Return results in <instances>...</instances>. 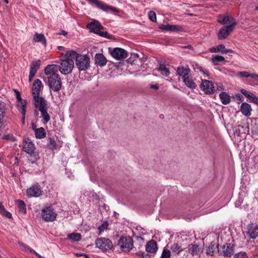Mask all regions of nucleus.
I'll use <instances>...</instances> for the list:
<instances>
[{
  "instance_id": "51",
  "label": "nucleus",
  "mask_w": 258,
  "mask_h": 258,
  "mask_svg": "<svg viewBox=\"0 0 258 258\" xmlns=\"http://www.w3.org/2000/svg\"><path fill=\"white\" fill-rule=\"evenodd\" d=\"M240 92L241 93L244 95L245 97H246L247 98H248L249 99V98L250 97V95L252 93H251V92H249L248 91H247V90H245V89H242L241 90H240Z\"/></svg>"
},
{
  "instance_id": "56",
  "label": "nucleus",
  "mask_w": 258,
  "mask_h": 258,
  "mask_svg": "<svg viewBox=\"0 0 258 258\" xmlns=\"http://www.w3.org/2000/svg\"><path fill=\"white\" fill-rule=\"evenodd\" d=\"M210 51L212 53H216V52H218V49H217V47H211L210 48Z\"/></svg>"
},
{
  "instance_id": "9",
  "label": "nucleus",
  "mask_w": 258,
  "mask_h": 258,
  "mask_svg": "<svg viewBox=\"0 0 258 258\" xmlns=\"http://www.w3.org/2000/svg\"><path fill=\"white\" fill-rule=\"evenodd\" d=\"M245 232L249 238H256L258 236V225L253 223L249 224Z\"/></svg>"
},
{
  "instance_id": "46",
  "label": "nucleus",
  "mask_w": 258,
  "mask_h": 258,
  "mask_svg": "<svg viewBox=\"0 0 258 258\" xmlns=\"http://www.w3.org/2000/svg\"><path fill=\"white\" fill-rule=\"evenodd\" d=\"M241 77L248 78L250 76V73L246 71L240 72L237 74Z\"/></svg>"
},
{
  "instance_id": "18",
  "label": "nucleus",
  "mask_w": 258,
  "mask_h": 258,
  "mask_svg": "<svg viewBox=\"0 0 258 258\" xmlns=\"http://www.w3.org/2000/svg\"><path fill=\"white\" fill-rule=\"evenodd\" d=\"M218 22L222 25L229 24V25H233V28L236 25L235 20L233 17L229 16H225L224 17L220 16L219 17Z\"/></svg>"
},
{
  "instance_id": "23",
  "label": "nucleus",
  "mask_w": 258,
  "mask_h": 258,
  "mask_svg": "<svg viewBox=\"0 0 258 258\" xmlns=\"http://www.w3.org/2000/svg\"><path fill=\"white\" fill-rule=\"evenodd\" d=\"M33 40L35 42H40L44 46H46V39L43 34L35 33Z\"/></svg>"
},
{
  "instance_id": "34",
  "label": "nucleus",
  "mask_w": 258,
  "mask_h": 258,
  "mask_svg": "<svg viewBox=\"0 0 258 258\" xmlns=\"http://www.w3.org/2000/svg\"><path fill=\"white\" fill-rule=\"evenodd\" d=\"M218 245H215V244L211 243L210 245L209 246L208 249H207V253L208 254L213 255L216 250H218Z\"/></svg>"
},
{
  "instance_id": "32",
  "label": "nucleus",
  "mask_w": 258,
  "mask_h": 258,
  "mask_svg": "<svg viewBox=\"0 0 258 258\" xmlns=\"http://www.w3.org/2000/svg\"><path fill=\"white\" fill-rule=\"evenodd\" d=\"M0 214L8 218H12V214L6 210L2 203H0Z\"/></svg>"
},
{
  "instance_id": "28",
  "label": "nucleus",
  "mask_w": 258,
  "mask_h": 258,
  "mask_svg": "<svg viewBox=\"0 0 258 258\" xmlns=\"http://www.w3.org/2000/svg\"><path fill=\"white\" fill-rule=\"evenodd\" d=\"M18 208L20 212L23 214H26V207L24 202L21 200H17L16 201Z\"/></svg>"
},
{
  "instance_id": "8",
  "label": "nucleus",
  "mask_w": 258,
  "mask_h": 258,
  "mask_svg": "<svg viewBox=\"0 0 258 258\" xmlns=\"http://www.w3.org/2000/svg\"><path fill=\"white\" fill-rule=\"evenodd\" d=\"M95 244L97 247L104 251L110 249L113 247L111 241L106 238L97 239L95 241Z\"/></svg>"
},
{
  "instance_id": "52",
  "label": "nucleus",
  "mask_w": 258,
  "mask_h": 258,
  "mask_svg": "<svg viewBox=\"0 0 258 258\" xmlns=\"http://www.w3.org/2000/svg\"><path fill=\"white\" fill-rule=\"evenodd\" d=\"M171 25H162L160 27V28L162 30H165L166 31H171Z\"/></svg>"
},
{
  "instance_id": "37",
  "label": "nucleus",
  "mask_w": 258,
  "mask_h": 258,
  "mask_svg": "<svg viewBox=\"0 0 258 258\" xmlns=\"http://www.w3.org/2000/svg\"><path fill=\"white\" fill-rule=\"evenodd\" d=\"M108 223L107 222H105L103 223L101 225L99 226L98 227V230L99 231V234L100 235L101 233L104 231L105 229H107L108 227Z\"/></svg>"
},
{
  "instance_id": "29",
  "label": "nucleus",
  "mask_w": 258,
  "mask_h": 258,
  "mask_svg": "<svg viewBox=\"0 0 258 258\" xmlns=\"http://www.w3.org/2000/svg\"><path fill=\"white\" fill-rule=\"evenodd\" d=\"M224 57L219 55H212L211 56V61L215 66H217L219 62L224 61Z\"/></svg>"
},
{
  "instance_id": "21",
  "label": "nucleus",
  "mask_w": 258,
  "mask_h": 258,
  "mask_svg": "<svg viewBox=\"0 0 258 258\" xmlns=\"http://www.w3.org/2000/svg\"><path fill=\"white\" fill-rule=\"evenodd\" d=\"M176 72L177 75L181 77L183 80L184 78L190 75V70L188 67H177Z\"/></svg>"
},
{
  "instance_id": "2",
  "label": "nucleus",
  "mask_w": 258,
  "mask_h": 258,
  "mask_svg": "<svg viewBox=\"0 0 258 258\" xmlns=\"http://www.w3.org/2000/svg\"><path fill=\"white\" fill-rule=\"evenodd\" d=\"M72 51L73 50L68 51L64 55L63 53L61 54V62L57 67L62 74L68 75L71 73L74 67V58L70 56Z\"/></svg>"
},
{
  "instance_id": "5",
  "label": "nucleus",
  "mask_w": 258,
  "mask_h": 258,
  "mask_svg": "<svg viewBox=\"0 0 258 258\" xmlns=\"http://www.w3.org/2000/svg\"><path fill=\"white\" fill-rule=\"evenodd\" d=\"M87 27L91 32L99 34L102 37L107 38H110L111 37V35L109 34L107 32L101 31V30L103 29V27L100 25V23L96 20H93L91 22L88 23L87 25Z\"/></svg>"
},
{
  "instance_id": "54",
  "label": "nucleus",
  "mask_w": 258,
  "mask_h": 258,
  "mask_svg": "<svg viewBox=\"0 0 258 258\" xmlns=\"http://www.w3.org/2000/svg\"><path fill=\"white\" fill-rule=\"evenodd\" d=\"M15 93L16 94V98H17V99L19 101H21V105L22 104H25V101L23 102L22 101V99L21 98V94H20V92L18 90H15Z\"/></svg>"
},
{
  "instance_id": "35",
  "label": "nucleus",
  "mask_w": 258,
  "mask_h": 258,
  "mask_svg": "<svg viewBox=\"0 0 258 258\" xmlns=\"http://www.w3.org/2000/svg\"><path fill=\"white\" fill-rule=\"evenodd\" d=\"M5 112V106L4 104L0 101V121H3L4 117V113Z\"/></svg>"
},
{
  "instance_id": "39",
  "label": "nucleus",
  "mask_w": 258,
  "mask_h": 258,
  "mask_svg": "<svg viewBox=\"0 0 258 258\" xmlns=\"http://www.w3.org/2000/svg\"><path fill=\"white\" fill-rule=\"evenodd\" d=\"M190 253L192 255L197 254L200 251V248L197 245H193L191 249Z\"/></svg>"
},
{
  "instance_id": "11",
  "label": "nucleus",
  "mask_w": 258,
  "mask_h": 258,
  "mask_svg": "<svg viewBox=\"0 0 258 258\" xmlns=\"http://www.w3.org/2000/svg\"><path fill=\"white\" fill-rule=\"evenodd\" d=\"M111 56L117 60L125 58L127 56V52L121 48H114L112 50L110 49Z\"/></svg>"
},
{
  "instance_id": "53",
  "label": "nucleus",
  "mask_w": 258,
  "mask_h": 258,
  "mask_svg": "<svg viewBox=\"0 0 258 258\" xmlns=\"http://www.w3.org/2000/svg\"><path fill=\"white\" fill-rule=\"evenodd\" d=\"M193 69L195 71H199L200 72L203 71V67L199 65L198 63L193 64Z\"/></svg>"
},
{
  "instance_id": "59",
  "label": "nucleus",
  "mask_w": 258,
  "mask_h": 258,
  "mask_svg": "<svg viewBox=\"0 0 258 258\" xmlns=\"http://www.w3.org/2000/svg\"><path fill=\"white\" fill-rule=\"evenodd\" d=\"M181 47L183 48H187V49H193L192 46L190 45L182 46Z\"/></svg>"
},
{
  "instance_id": "50",
  "label": "nucleus",
  "mask_w": 258,
  "mask_h": 258,
  "mask_svg": "<svg viewBox=\"0 0 258 258\" xmlns=\"http://www.w3.org/2000/svg\"><path fill=\"white\" fill-rule=\"evenodd\" d=\"M240 92L241 93L244 95L245 97H246L247 98H248L249 99V98L250 97V95L252 93H251V92H249L248 91H247V90H245V89H242L241 90H240Z\"/></svg>"
},
{
  "instance_id": "25",
  "label": "nucleus",
  "mask_w": 258,
  "mask_h": 258,
  "mask_svg": "<svg viewBox=\"0 0 258 258\" xmlns=\"http://www.w3.org/2000/svg\"><path fill=\"white\" fill-rule=\"evenodd\" d=\"M183 82L184 84L190 89H194L197 87V84L190 75L184 78Z\"/></svg>"
},
{
  "instance_id": "4",
  "label": "nucleus",
  "mask_w": 258,
  "mask_h": 258,
  "mask_svg": "<svg viewBox=\"0 0 258 258\" xmlns=\"http://www.w3.org/2000/svg\"><path fill=\"white\" fill-rule=\"evenodd\" d=\"M70 56L76 60V65L80 71H85L89 68L90 59L86 55L80 54L73 50Z\"/></svg>"
},
{
  "instance_id": "10",
  "label": "nucleus",
  "mask_w": 258,
  "mask_h": 258,
  "mask_svg": "<svg viewBox=\"0 0 258 258\" xmlns=\"http://www.w3.org/2000/svg\"><path fill=\"white\" fill-rule=\"evenodd\" d=\"M200 87L207 94H212L215 91L213 83L212 81L209 80H202Z\"/></svg>"
},
{
  "instance_id": "33",
  "label": "nucleus",
  "mask_w": 258,
  "mask_h": 258,
  "mask_svg": "<svg viewBox=\"0 0 258 258\" xmlns=\"http://www.w3.org/2000/svg\"><path fill=\"white\" fill-rule=\"evenodd\" d=\"M68 238L73 241H78L81 239V235L79 233H73L69 234L68 236Z\"/></svg>"
},
{
  "instance_id": "16",
  "label": "nucleus",
  "mask_w": 258,
  "mask_h": 258,
  "mask_svg": "<svg viewBox=\"0 0 258 258\" xmlns=\"http://www.w3.org/2000/svg\"><path fill=\"white\" fill-rule=\"evenodd\" d=\"M42 88L43 85L41 81L38 79H36L33 84L32 89V94L33 95V97H37L38 96H39L40 92Z\"/></svg>"
},
{
  "instance_id": "31",
  "label": "nucleus",
  "mask_w": 258,
  "mask_h": 258,
  "mask_svg": "<svg viewBox=\"0 0 258 258\" xmlns=\"http://www.w3.org/2000/svg\"><path fill=\"white\" fill-rule=\"evenodd\" d=\"M158 70L161 72L162 75H164L166 77H168L170 74L169 69L163 64H160Z\"/></svg>"
},
{
  "instance_id": "41",
  "label": "nucleus",
  "mask_w": 258,
  "mask_h": 258,
  "mask_svg": "<svg viewBox=\"0 0 258 258\" xmlns=\"http://www.w3.org/2000/svg\"><path fill=\"white\" fill-rule=\"evenodd\" d=\"M170 251L168 249H164L160 258H170Z\"/></svg>"
},
{
  "instance_id": "7",
  "label": "nucleus",
  "mask_w": 258,
  "mask_h": 258,
  "mask_svg": "<svg viewBox=\"0 0 258 258\" xmlns=\"http://www.w3.org/2000/svg\"><path fill=\"white\" fill-rule=\"evenodd\" d=\"M41 215L43 219L46 222H52L55 220L57 215L53 209L50 207H47L42 210Z\"/></svg>"
},
{
  "instance_id": "17",
  "label": "nucleus",
  "mask_w": 258,
  "mask_h": 258,
  "mask_svg": "<svg viewBox=\"0 0 258 258\" xmlns=\"http://www.w3.org/2000/svg\"><path fill=\"white\" fill-rule=\"evenodd\" d=\"M35 146L33 142L28 138L23 141V150L27 153L32 155L35 150Z\"/></svg>"
},
{
  "instance_id": "6",
  "label": "nucleus",
  "mask_w": 258,
  "mask_h": 258,
  "mask_svg": "<svg viewBox=\"0 0 258 258\" xmlns=\"http://www.w3.org/2000/svg\"><path fill=\"white\" fill-rule=\"evenodd\" d=\"M118 245L123 251H130L133 247V240L130 236L121 237Z\"/></svg>"
},
{
  "instance_id": "55",
  "label": "nucleus",
  "mask_w": 258,
  "mask_h": 258,
  "mask_svg": "<svg viewBox=\"0 0 258 258\" xmlns=\"http://www.w3.org/2000/svg\"><path fill=\"white\" fill-rule=\"evenodd\" d=\"M249 77L252 79L258 80V74H256L255 73L250 74Z\"/></svg>"
},
{
  "instance_id": "3",
  "label": "nucleus",
  "mask_w": 258,
  "mask_h": 258,
  "mask_svg": "<svg viewBox=\"0 0 258 258\" xmlns=\"http://www.w3.org/2000/svg\"><path fill=\"white\" fill-rule=\"evenodd\" d=\"M35 106L38 108L41 112V117L44 123H47L50 120V116L47 113L48 108L46 100L42 97L38 96L37 97H33Z\"/></svg>"
},
{
  "instance_id": "48",
  "label": "nucleus",
  "mask_w": 258,
  "mask_h": 258,
  "mask_svg": "<svg viewBox=\"0 0 258 258\" xmlns=\"http://www.w3.org/2000/svg\"><path fill=\"white\" fill-rule=\"evenodd\" d=\"M217 47L218 52H220L224 54L226 48L223 44H220L218 45Z\"/></svg>"
},
{
  "instance_id": "1",
  "label": "nucleus",
  "mask_w": 258,
  "mask_h": 258,
  "mask_svg": "<svg viewBox=\"0 0 258 258\" xmlns=\"http://www.w3.org/2000/svg\"><path fill=\"white\" fill-rule=\"evenodd\" d=\"M57 71V65L54 64L47 65L44 70V74L47 76V85L50 90L54 92L59 91L62 86L61 79Z\"/></svg>"
},
{
  "instance_id": "57",
  "label": "nucleus",
  "mask_w": 258,
  "mask_h": 258,
  "mask_svg": "<svg viewBox=\"0 0 258 258\" xmlns=\"http://www.w3.org/2000/svg\"><path fill=\"white\" fill-rule=\"evenodd\" d=\"M201 72L203 74L205 77H208L209 76V72L207 70H204L203 68V71H201Z\"/></svg>"
},
{
  "instance_id": "27",
  "label": "nucleus",
  "mask_w": 258,
  "mask_h": 258,
  "mask_svg": "<svg viewBox=\"0 0 258 258\" xmlns=\"http://www.w3.org/2000/svg\"><path fill=\"white\" fill-rule=\"evenodd\" d=\"M47 146L50 150L53 151L55 150H57L60 148L56 144L55 141L53 138H48L47 139Z\"/></svg>"
},
{
  "instance_id": "24",
  "label": "nucleus",
  "mask_w": 258,
  "mask_h": 258,
  "mask_svg": "<svg viewBox=\"0 0 258 258\" xmlns=\"http://www.w3.org/2000/svg\"><path fill=\"white\" fill-rule=\"evenodd\" d=\"M240 111L245 116H249L251 115V106L249 104L244 102L241 105Z\"/></svg>"
},
{
  "instance_id": "13",
  "label": "nucleus",
  "mask_w": 258,
  "mask_h": 258,
  "mask_svg": "<svg viewBox=\"0 0 258 258\" xmlns=\"http://www.w3.org/2000/svg\"><path fill=\"white\" fill-rule=\"evenodd\" d=\"M88 1L92 4H94L96 7L104 11L108 12L111 10L113 12H119V10L111 6L107 5L102 2H100L98 0H88Z\"/></svg>"
},
{
  "instance_id": "47",
  "label": "nucleus",
  "mask_w": 258,
  "mask_h": 258,
  "mask_svg": "<svg viewBox=\"0 0 258 258\" xmlns=\"http://www.w3.org/2000/svg\"><path fill=\"white\" fill-rule=\"evenodd\" d=\"M171 31H180L182 30V27L178 25H172Z\"/></svg>"
},
{
  "instance_id": "64",
  "label": "nucleus",
  "mask_w": 258,
  "mask_h": 258,
  "mask_svg": "<svg viewBox=\"0 0 258 258\" xmlns=\"http://www.w3.org/2000/svg\"><path fill=\"white\" fill-rule=\"evenodd\" d=\"M236 98H238L239 100H241V98H243V97L241 95L238 94L236 95Z\"/></svg>"
},
{
  "instance_id": "12",
  "label": "nucleus",
  "mask_w": 258,
  "mask_h": 258,
  "mask_svg": "<svg viewBox=\"0 0 258 258\" xmlns=\"http://www.w3.org/2000/svg\"><path fill=\"white\" fill-rule=\"evenodd\" d=\"M42 191L40 185L38 184H34L26 190V195L28 197H38L42 195Z\"/></svg>"
},
{
  "instance_id": "20",
  "label": "nucleus",
  "mask_w": 258,
  "mask_h": 258,
  "mask_svg": "<svg viewBox=\"0 0 258 258\" xmlns=\"http://www.w3.org/2000/svg\"><path fill=\"white\" fill-rule=\"evenodd\" d=\"M234 253V247L231 244H226L223 246L222 254L225 257L231 256Z\"/></svg>"
},
{
  "instance_id": "62",
  "label": "nucleus",
  "mask_w": 258,
  "mask_h": 258,
  "mask_svg": "<svg viewBox=\"0 0 258 258\" xmlns=\"http://www.w3.org/2000/svg\"><path fill=\"white\" fill-rule=\"evenodd\" d=\"M151 88L155 89H158L159 88V87L157 85H152L151 86Z\"/></svg>"
},
{
  "instance_id": "60",
  "label": "nucleus",
  "mask_w": 258,
  "mask_h": 258,
  "mask_svg": "<svg viewBox=\"0 0 258 258\" xmlns=\"http://www.w3.org/2000/svg\"><path fill=\"white\" fill-rule=\"evenodd\" d=\"M228 53H234V51L230 49L226 48L224 54H226Z\"/></svg>"
},
{
  "instance_id": "22",
  "label": "nucleus",
  "mask_w": 258,
  "mask_h": 258,
  "mask_svg": "<svg viewBox=\"0 0 258 258\" xmlns=\"http://www.w3.org/2000/svg\"><path fill=\"white\" fill-rule=\"evenodd\" d=\"M95 64L100 67L105 66L107 63V59L102 53H97L95 56Z\"/></svg>"
},
{
  "instance_id": "14",
  "label": "nucleus",
  "mask_w": 258,
  "mask_h": 258,
  "mask_svg": "<svg viewBox=\"0 0 258 258\" xmlns=\"http://www.w3.org/2000/svg\"><path fill=\"white\" fill-rule=\"evenodd\" d=\"M41 61L39 59L33 60L30 64V70L29 75V81L31 82L37 71L39 69Z\"/></svg>"
},
{
  "instance_id": "30",
  "label": "nucleus",
  "mask_w": 258,
  "mask_h": 258,
  "mask_svg": "<svg viewBox=\"0 0 258 258\" xmlns=\"http://www.w3.org/2000/svg\"><path fill=\"white\" fill-rule=\"evenodd\" d=\"M35 135L37 139L44 138L46 136V133L43 127H39L35 130Z\"/></svg>"
},
{
  "instance_id": "44",
  "label": "nucleus",
  "mask_w": 258,
  "mask_h": 258,
  "mask_svg": "<svg viewBox=\"0 0 258 258\" xmlns=\"http://www.w3.org/2000/svg\"><path fill=\"white\" fill-rule=\"evenodd\" d=\"M25 105H26L25 104H22V105L20 107V109L21 111V113L23 114V120H22L23 124L25 122L24 120H25V112H26Z\"/></svg>"
},
{
  "instance_id": "43",
  "label": "nucleus",
  "mask_w": 258,
  "mask_h": 258,
  "mask_svg": "<svg viewBox=\"0 0 258 258\" xmlns=\"http://www.w3.org/2000/svg\"><path fill=\"white\" fill-rule=\"evenodd\" d=\"M249 99L255 104L258 105V97H256L253 93H252L250 95V97L249 98Z\"/></svg>"
},
{
  "instance_id": "58",
  "label": "nucleus",
  "mask_w": 258,
  "mask_h": 258,
  "mask_svg": "<svg viewBox=\"0 0 258 258\" xmlns=\"http://www.w3.org/2000/svg\"><path fill=\"white\" fill-rule=\"evenodd\" d=\"M137 254L144 258L145 257V255H148L147 254H145V252L141 251L137 252Z\"/></svg>"
},
{
  "instance_id": "61",
  "label": "nucleus",
  "mask_w": 258,
  "mask_h": 258,
  "mask_svg": "<svg viewBox=\"0 0 258 258\" xmlns=\"http://www.w3.org/2000/svg\"><path fill=\"white\" fill-rule=\"evenodd\" d=\"M217 89L219 91H222L223 90L222 84H219L217 86Z\"/></svg>"
},
{
  "instance_id": "19",
  "label": "nucleus",
  "mask_w": 258,
  "mask_h": 258,
  "mask_svg": "<svg viewBox=\"0 0 258 258\" xmlns=\"http://www.w3.org/2000/svg\"><path fill=\"white\" fill-rule=\"evenodd\" d=\"M158 250L156 242L154 240L149 241L146 245V250L148 252L155 253Z\"/></svg>"
},
{
  "instance_id": "38",
  "label": "nucleus",
  "mask_w": 258,
  "mask_h": 258,
  "mask_svg": "<svg viewBox=\"0 0 258 258\" xmlns=\"http://www.w3.org/2000/svg\"><path fill=\"white\" fill-rule=\"evenodd\" d=\"M252 135L253 138L258 137V125L256 123L253 125L252 129Z\"/></svg>"
},
{
  "instance_id": "49",
  "label": "nucleus",
  "mask_w": 258,
  "mask_h": 258,
  "mask_svg": "<svg viewBox=\"0 0 258 258\" xmlns=\"http://www.w3.org/2000/svg\"><path fill=\"white\" fill-rule=\"evenodd\" d=\"M240 92L241 93L244 95L245 97H246L247 98H248L249 99V98L250 97V95L252 93H251V92H249L248 91H247V90H245V89H242L241 90H240Z\"/></svg>"
},
{
  "instance_id": "40",
  "label": "nucleus",
  "mask_w": 258,
  "mask_h": 258,
  "mask_svg": "<svg viewBox=\"0 0 258 258\" xmlns=\"http://www.w3.org/2000/svg\"><path fill=\"white\" fill-rule=\"evenodd\" d=\"M233 258H248L245 252H240L235 254Z\"/></svg>"
},
{
  "instance_id": "45",
  "label": "nucleus",
  "mask_w": 258,
  "mask_h": 258,
  "mask_svg": "<svg viewBox=\"0 0 258 258\" xmlns=\"http://www.w3.org/2000/svg\"><path fill=\"white\" fill-rule=\"evenodd\" d=\"M3 139L11 141H14L15 140V138L12 135L8 134L2 137Z\"/></svg>"
},
{
  "instance_id": "63",
  "label": "nucleus",
  "mask_w": 258,
  "mask_h": 258,
  "mask_svg": "<svg viewBox=\"0 0 258 258\" xmlns=\"http://www.w3.org/2000/svg\"><path fill=\"white\" fill-rule=\"evenodd\" d=\"M67 32L65 31L62 30L61 33H58L59 35H66L67 34Z\"/></svg>"
},
{
  "instance_id": "26",
  "label": "nucleus",
  "mask_w": 258,
  "mask_h": 258,
  "mask_svg": "<svg viewBox=\"0 0 258 258\" xmlns=\"http://www.w3.org/2000/svg\"><path fill=\"white\" fill-rule=\"evenodd\" d=\"M219 98L221 102L224 105L228 104L230 102V97L226 92H222L219 94Z\"/></svg>"
},
{
  "instance_id": "15",
  "label": "nucleus",
  "mask_w": 258,
  "mask_h": 258,
  "mask_svg": "<svg viewBox=\"0 0 258 258\" xmlns=\"http://www.w3.org/2000/svg\"><path fill=\"white\" fill-rule=\"evenodd\" d=\"M233 25H228L222 27L218 33L219 39L223 40L226 38L230 33L233 30Z\"/></svg>"
},
{
  "instance_id": "42",
  "label": "nucleus",
  "mask_w": 258,
  "mask_h": 258,
  "mask_svg": "<svg viewBox=\"0 0 258 258\" xmlns=\"http://www.w3.org/2000/svg\"><path fill=\"white\" fill-rule=\"evenodd\" d=\"M149 18L152 22H155L156 21V13L153 11H150L149 13Z\"/></svg>"
},
{
  "instance_id": "36",
  "label": "nucleus",
  "mask_w": 258,
  "mask_h": 258,
  "mask_svg": "<svg viewBox=\"0 0 258 258\" xmlns=\"http://www.w3.org/2000/svg\"><path fill=\"white\" fill-rule=\"evenodd\" d=\"M172 250L176 253H179L182 250V248L180 246H179L177 244L174 243L171 246Z\"/></svg>"
}]
</instances>
